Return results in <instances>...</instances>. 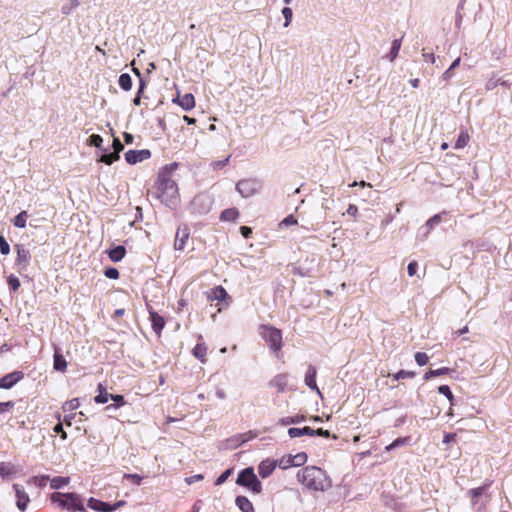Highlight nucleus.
Here are the masks:
<instances>
[{"label":"nucleus","mask_w":512,"mask_h":512,"mask_svg":"<svg viewBox=\"0 0 512 512\" xmlns=\"http://www.w3.org/2000/svg\"><path fill=\"white\" fill-rule=\"evenodd\" d=\"M178 167L177 163L166 165L158 176L157 198L171 208H176L179 201V192L176 182L171 178V173Z\"/></svg>","instance_id":"f257e3e1"},{"label":"nucleus","mask_w":512,"mask_h":512,"mask_svg":"<svg viewBox=\"0 0 512 512\" xmlns=\"http://www.w3.org/2000/svg\"><path fill=\"white\" fill-rule=\"evenodd\" d=\"M297 479L308 489L325 491L331 487V481L326 472L316 466H307L297 473Z\"/></svg>","instance_id":"f03ea898"},{"label":"nucleus","mask_w":512,"mask_h":512,"mask_svg":"<svg viewBox=\"0 0 512 512\" xmlns=\"http://www.w3.org/2000/svg\"><path fill=\"white\" fill-rule=\"evenodd\" d=\"M51 499L54 502H59V504L68 510H71L72 512L75 511H85V507L82 503V500L80 496L76 493H53L51 496Z\"/></svg>","instance_id":"7ed1b4c3"},{"label":"nucleus","mask_w":512,"mask_h":512,"mask_svg":"<svg viewBox=\"0 0 512 512\" xmlns=\"http://www.w3.org/2000/svg\"><path fill=\"white\" fill-rule=\"evenodd\" d=\"M236 483L249 488L253 493L259 494L262 491V484L258 480L252 467L243 469L237 477Z\"/></svg>","instance_id":"20e7f679"},{"label":"nucleus","mask_w":512,"mask_h":512,"mask_svg":"<svg viewBox=\"0 0 512 512\" xmlns=\"http://www.w3.org/2000/svg\"><path fill=\"white\" fill-rule=\"evenodd\" d=\"M261 187V181L255 178L243 179L236 184V190L244 198H249L255 195Z\"/></svg>","instance_id":"39448f33"},{"label":"nucleus","mask_w":512,"mask_h":512,"mask_svg":"<svg viewBox=\"0 0 512 512\" xmlns=\"http://www.w3.org/2000/svg\"><path fill=\"white\" fill-rule=\"evenodd\" d=\"M17 256L15 259V267L20 274H23L27 271L28 267L31 263V253L30 251L22 244H16L14 246Z\"/></svg>","instance_id":"423d86ee"},{"label":"nucleus","mask_w":512,"mask_h":512,"mask_svg":"<svg viewBox=\"0 0 512 512\" xmlns=\"http://www.w3.org/2000/svg\"><path fill=\"white\" fill-rule=\"evenodd\" d=\"M263 338L273 352H278L282 347V333L274 327L263 326Z\"/></svg>","instance_id":"0eeeda50"},{"label":"nucleus","mask_w":512,"mask_h":512,"mask_svg":"<svg viewBox=\"0 0 512 512\" xmlns=\"http://www.w3.org/2000/svg\"><path fill=\"white\" fill-rule=\"evenodd\" d=\"M512 73L506 75H500L499 72H492L485 83V89L487 91L494 90L497 86H503L505 88L511 87Z\"/></svg>","instance_id":"6e6552de"},{"label":"nucleus","mask_w":512,"mask_h":512,"mask_svg":"<svg viewBox=\"0 0 512 512\" xmlns=\"http://www.w3.org/2000/svg\"><path fill=\"white\" fill-rule=\"evenodd\" d=\"M24 374L21 371H14L12 373H8L0 378V388L1 389H10L16 383H18L21 379H23Z\"/></svg>","instance_id":"1a4fd4ad"},{"label":"nucleus","mask_w":512,"mask_h":512,"mask_svg":"<svg viewBox=\"0 0 512 512\" xmlns=\"http://www.w3.org/2000/svg\"><path fill=\"white\" fill-rule=\"evenodd\" d=\"M151 152L147 149L143 150H129L125 153V160L129 164H136L150 158Z\"/></svg>","instance_id":"9d476101"},{"label":"nucleus","mask_w":512,"mask_h":512,"mask_svg":"<svg viewBox=\"0 0 512 512\" xmlns=\"http://www.w3.org/2000/svg\"><path fill=\"white\" fill-rule=\"evenodd\" d=\"M189 235H190V230L186 225L178 227L176 235H175V242H174L175 250H178V251L184 250L186 241L188 240Z\"/></svg>","instance_id":"9b49d317"},{"label":"nucleus","mask_w":512,"mask_h":512,"mask_svg":"<svg viewBox=\"0 0 512 512\" xmlns=\"http://www.w3.org/2000/svg\"><path fill=\"white\" fill-rule=\"evenodd\" d=\"M276 467L277 460L267 458L260 462L258 466V473L263 479H265L273 473Z\"/></svg>","instance_id":"f8f14e48"},{"label":"nucleus","mask_w":512,"mask_h":512,"mask_svg":"<svg viewBox=\"0 0 512 512\" xmlns=\"http://www.w3.org/2000/svg\"><path fill=\"white\" fill-rule=\"evenodd\" d=\"M13 489L17 497V507L21 511H25L27 504L30 501L28 494L25 492L24 488L19 484H14Z\"/></svg>","instance_id":"ddd939ff"},{"label":"nucleus","mask_w":512,"mask_h":512,"mask_svg":"<svg viewBox=\"0 0 512 512\" xmlns=\"http://www.w3.org/2000/svg\"><path fill=\"white\" fill-rule=\"evenodd\" d=\"M316 375H317L316 367L313 365H309L308 369L305 373L304 382H305L306 386H308L311 390L316 391L320 395L321 394L320 390L316 384Z\"/></svg>","instance_id":"4468645a"},{"label":"nucleus","mask_w":512,"mask_h":512,"mask_svg":"<svg viewBox=\"0 0 512 512\" xmlns=\"http://www.w3.org/2000/svg\"><path fill=\"white\" fill-rule=\"evenodd\" d=\"M87 506L97 512H112V505L108 502H103L101 500L95 499L91 497L88 500Z\"/></svg>","instance_id":"2eb2a0df"},{"label":"nucleus","mask_w":512,"mask_h":512,"mask_svg":"<svg viewBox=\"0 0 512 512\" xmlns=\"http://www.w3.org/2000/svg\"><path fill=\"white\" fill-rule=\"evenodd\" d=\"M150 320L152 322V328L156 334L160 335L162 329L165 326V320L152 308L149 309Z\"/></svg>","instance_id":"dca6fc26"},{"label":"nucleus","mask_w":512,"mask_h":512,"mask_svg":"<svg viewBox=\"0 0 512 512\" xmlns=\"http://www.w3.org/2000/svg\"><path fill=\"white\" fill-rule=\"evenodd\" d=\"M288 376L286 374H277L269 382V386L276 388L278 392H283L287 386Z\"/></svg>","instance_id":"f3484780"},{"label":"nucleus","mask_w":512,"mask_h":512,"mask_svg":"<svg viewBox=\"0 0 512 512\" xmlns=\"http://www.w3.org/2000/svg\"><path fill=\"white\" fill-rule=\"evenodd\" d=\"M288 435H289L290 438H297V437H301V436H304V435L314 436V429H312L309 426H306V427H303V428L292 427V428L288 429Z\"/></svg>","instance_id":"a211bd4d"},{"label":"nucleus","mask_w":512,"mask_h":512,"mask_svg":"<svg viewBox=\"0 0 512 512\" xmlns=\"http://www.w3.org/2000/svg\"><path fill=\"white\" fill-rule=\"evenodd\" d=\"M235 504L242 512H255L253 504L245 496H237L235 499Z\"/></svg>","instance_id":"6ab92c4d"},{"label":"nucleus","mask_w":512,"mask_h":512,"mask_svg":"<svg viewBox=\"0 0 512 512\" xmlns=\"http://www.w3.org/2000/svg\"><path fill=\"white\" fill-rule=\"evenodd\" d=\"M208 297L219 302L230 299V296L228 295L227 291L222 286H216L215 288L211 289V292L208 295Z\"/></svg>","instance_id":"aec40b11"},{"label":"nucleus","mask_w":512,"mask_h":512,"mask_svg":"<svg viewBox=\"0 0 512 512\" xmlns=\"http://www.w3.org/2000/svg\"><path fill=\"white\" fill-rule=\"evenodd\" d=\"M179 105L186 111L191 110L195 106V99L191 93H187L177 98Z\"/></svg>","instance_id":"412c9836"},{"label":"nucleus","mask_w":512,"mask_h":512,"mask_svg":"<svg viewBox=\"0 0 512 512\" xmlns=\"http://www.w3.org/2000/svg\"><path fill=\"white\" fill-rule=\"evenodd\" d=\"M53 358H54V363H53L54 369L56 371L64 372L67 367V362H66L65 358L63 357V355L60 354V352L57 349L55 350Z\"/></svg>","instance_id":"4be33fe9"},{"label":"nucleus","mask_w":512,"mask_h":512,"mask_svg":"<svg viewBox=\"0 0 512 512\" xmlns=\"http://www.w3.org/2000/svg\"><path fill=\"white\" fill-rule=\"evenodd\" d=\"M125 253H126L125 247L122 245H119L109 251V258L113 262H119L124 258Z\"/></svg>","instance_id":"5701e85b"},{"label":"nucleus","mask_w":512,"mask_h":512,"mask_svg":"<svg viewBox=\"0 0 512 512\" xmlns=\"http://www.w3.org/2000/svg\"><path fill=\"white\" fill-rule=\"evenodd\" d=\"M206 353H207V347L203 343H198L193 348V355L199 359L202 363L206 362Z\"/></svg>","instance_id":"b1692460"},{"label":"nucleus","mask_w":512,"mask_h":512,"mask_svg":"<svg viewBox=\"0 0 512 512\" xmlns=\"http://www.w3.org/2000/svg\"><path fill=\"white\" fill-rule=\"evenodd\" d=\"M305 420V416L303 415H296V416H287V417H283L279 420V423L282 425V426H288V425H292V424H298V423H301Z\"/></svg>","instance_id":"393cba45"},{"label":"nucleus","mask_w":512,"mask_h":512,"mask_svg":"<svg viewBox=\"0 0 512 512\" xmlns=\"http://www.w3.org/2000/svg\"><path fill=\"white\" fill-rule=\"evenodd\" d=\"M238 216L239 211L236 208H228L222 211L220 219L223 221H234Z\"/></svg>","instance_id":"a878e982"},{"label":"nucleus","mask_w":512,"mask_h":512,"mask_svg":"<svg viewBox=\"0 0 512 512\" xmlns=\"http://www.w3.org/2000/svg\"><path fill=\"white\" fill-rule=\"evenodd\" d=\"M410 442V437L407 436V437H400V438H397L395 439L392 443H390L389 445L386 446L385 450L386 451H392L398 447H402V446H405L407 444H409Z\"/></svg>","instance_id":"bb28decb"},{"label":"nucleus","mask_w":512,"mask_h":512,"mask_svg":"<svg viewBox=\"0 0 512 512\" xmlns=\"http://www.w3.org/2000/svg\"><path fill=\"white\" fill-rule=\"evenodd\" d=\"M450 371L449 368L447 367H443V368H439V369H435V370H432L430 369L429 371H427L425 374H424V380L427 381V380H430L434 377H438V376H442V375H445V374H448Z\"/></svg>","instance_id":"cd10ccee"},{"label":"nucleus","mask_w":512,"mask_h":512,"mask_svg":"<svg viewBox=\"0 0 512 512\" xmlns=\"http://www.w3.org/2000/svg\"><path fill=\"white\" fill-rule=\"evenodd\" d=\"M118 83L119 86L125 91H129L132 88V78L128 73L121 74L119 76Z\"/></svg>","instance_id":"c85d7f7f"},{"label":"nucleus","mask_w":512,"mask_h":512,"mask_svg":"<svg viewBox=\"0 0 512 512\" xmlns=\"http://www.w3.org/2000/svg\"><path fill=\"white\" fill-rule=\"evenodd\" d=\"M80 2L78 0H70L67 3L63 4L61 7V12L63 15H70L76 8H78Z\"/></svg>","instance_id":"c756f323"},{"label":"nucleus","mask_w":512,"mask_h":512,"mask_svg":"<svg viewBox=\"0 0 512 512\" xmlns=\"http://www.w3.org/2000/svg\"><path fill=\"white\" fill-rule=\"evenodd\" d=\"M69 483V477L57 476L50 480L51 489H60Z\"/></svg>","instance_id":"7c9ffc66"},{"label":"nucleus","mask_w":512,"mask_h":512,"mask_svg":"<svg viewBox=\"0 0 512 512\" xmlns=\"http://www.w3.org/2000/svg\"><path fill=\"white\" fill-rule=\"evenodd\" d=\"M15 473L14 465L11 463L1 462L0 463V477H8Z\"/></svg>","instance_id":"2f4dec72"},{"label":"nucleus","mask_w":512,"mask_h":512,"mask_svg":"<svg viewBox=\"0 0 512 512\" xmlns=\"http://www.w3.org/2000/svg\"><path fill=\"white\" fill-rule=\"evenodd\" d=\"M401 42V39H395L392 42L390 52L387 54V58H389L390 61H393L397 57L399 50L401 48Z\"/></svg>","instance_id":"473e14b6"},{"label":"nucleus","mask_w":512,"mask_h":512,"mask_svg":"<svg viewBox=\"0 0 512 512\" xmlns=\"http://www.w3.org/2000/svg\"><path fill=\"white\" fill-rule=\"evenodd\" d=\"M98 390L99 394L94 398L95 402L98 404L106 403L110 398V394L103 388L102 384L98 385Z\"/></svg>","instance_id":"72a5a7b5"},{"label":"nucleus","mask_w":512,"mask_h":512,"mask_svg":"<svg viewBox=\"0 0 512 512\" xmlns=\"http://www.w3.org/2000/svg\"><path fill=\"white\" fill-rule=\"evenodd\" d=\"M27 217H28L27 211H22L14 217L13 224L18 228H25Z\"/></svg>","instance_id":"f704fd0d"},{"label":"nucleus","mask_w":512,"mask_h":512,"mask_svg":"<svg viewBox=\"0 0 512 512\" xmlns=\"http://www.w3.org/2000/svg\"><path fill=\"white\" fill-rule=\"evenodd\" d=\"M119 158H120V155H118L117 153L105 151L101 155L100 161L104 162L105 164L110 165L113 162H115L116 160H118Z\"/></svg>","instance_id":"c9c22d12"},{"label":"nucleus","mask_w":512,"mask_h":512,"mask_svg":"<svg viewBox=\"0 0 512 512\" xmlns=\"http://www.w3.org/2000/svg\"><path fill=\"white\" fill-rule=\"evenodd\" d=\"M469 141V135L465 131H461L458 135V138L455 142V148L456 149H462L464 148Z\"/></svg>","instance_id":"e433bc0d"},{"label":"nucleus","mask_w":512,"mask_h":512,"mask_svg":"<svg viewBox=\"0 0 512 512\" xmlns=\"http://www.w3.org/2000/svg\"><path fill=\"white\" fill-rule=\"evenodd\" d=\"M307 461V454L305 452L297 453L296 455H292L293 465L296 467L302 466Z\"/></svg>","instance_id":"4c0bfd02"},{"label":"nucleus","mask_w":512,"mask_h":512,"mask_svg":"<svg viewBox=\"0 0 512 512\" xmlns=\"http://www.w3.org/2000/svg\"><path fill=\"white\" fill-rule=\"evenodd\" d=\"M48 481H49L48 475L34 476L29 480L30 483H33L34 485H36L40 488L44 487Z\"/></svg>","instance_id":"58836bf2"},{"label":"nucleus","mask_w":512,"mask_h":512,"mask_svg":"<svg viewBox=\"0 0 512 512\" xmlns=\"http://www.w3.org/2000/svg\"><path fill=\"white\" fill-rule=\"evenodd\" d=\"M56 418L58 419L59 423H57L54 426L53 431H54V433L59 434L62 440H66L67 439V433L64 431L63 425L61 423V414L58 413L56 415Z\"/></svg>","instance_id":"ea45409f"},{"label":"nucleus","mask_w":512,"mask_h":512,"mask_svg":"<svg viewBox=\"0 0 512 512\" xmlns=\"http://www.w3.org/2000/svg\"><path fill=\"white\" fill-rule=\"evenodd\" d=\"M277 466L283 470L294 466L292 462V455L282 457L279 461H277Z\"/></svg>","instance_id":"a19ab883"},{"label":"nucleus","mask_w":512,"mask_h":512,"mask_svg":"<svg viewBox=\"0 0 512 512\" xmlns=\"http://www.w3.org/2000/svg\"><path fill=\"white\" fill-rule=\"evenodd\" d=\"M416 375L413 371L400 370L397 373L393 374V380H400L405 378H414Z\"/></svg>","instance_id":"79ce46f5"},{"label":"nucleus","mask_w":512,"mask_h":512,"mask_svg":"<svg viewBox=\"0 0 512 512\" xmlns=\"http://www.w3.org/2000/svg\"><path fill=\"white\" fill-rule=\"evenodd\" d=\"M438 392L448 398L451 405H453L454 396L452 394V391L448 385H441L438 387Z\"/></svg>","instance_id":"37998d69"},{"label":"nucleus","mask_w":512,"mask_h":512,"mask_svg":"<svg viewBox=\"0 0 512 512\" xmlns=\"http://www.w3.org/2000/svg\"><path fill=\"white\" fill-rule=\"evenodd\" d=\"M79 405H80V403H79L78 398H73L69 401H66L63 404V410L64 411H73V410H76L79 407Z\"/></svg>","instance_id":"c03bdc74"},{"label":"nucleus","mask_w":512,"mask_h":512,"mask_svg":"<svg viewBox=\"0 0 512 512\" xmlns=\"http://www.w3.org/2000/svg\"><path fill=\"white\" fill-rule=\"evenodd\" d=\"M282 15L285 19L284 27H288L292 21L293 11L290 7H284L282 9Z\"/></svg>","instance_id":"a18cd8bd"},{"label":"nucleus","mask_w":512,"mask_h":512,"mask_svg":"<svg viewBox=\"0 0 512 512\" xmlns=\"http://www.w3.org/2000/svg\"><path fill=\"white\" fill-rule=\"evenodd\" d=\"M429 357L424 352H417L415 354V361L419 366H424L428 363Z\"/></svg>","instance_id":"49530a36"},{"label":"nucleus","mask_w":512,"mask_h":512,"mask_svg":"<svg viewBox=\"0 0 512 512\" xmlns=\"http://www.w3.org/2000/svg\"><path fill=\"white\" fill-rule=\"evenodd\" d=\"M88 143L89 145L91 146H95L97 148H100L102 143H103V139L100 135L98 134H92L90 137H89V140H88Z\"/></svg>","instance_id":"de8ad7c7"},{"label":"nucleus","mask_w":512,"mask_h":512,"mask_svg":"<svg viewBox=\"0 0 512 512\" xmlns=\"http://www.w3.org/2000/svg\"><path fill=\"white\" fill-rule=\"evenodd\" d=\"M0 252L2 255H8L10 253V245L2 235H0Z\"/></svg>","instance_id":"09e8293b"},{"label":"nucleus","mask_w":512,"mask_h":512,"mask_svg":"<svg viewBox=\"0 0 512 512\" xmlns=\"http://www.w3.org/2000/svg\"><path fill=\"white\" fill-rule=\"evenodd\" d=\"M7 282H8V285H9L10 289L13 290V291L18 290V288L20 287L19 279L16 276H14L13 274H11L8 277Z\"/></svg>","instance_id":"8fccbe9b"},{"label":"nucleus","mask_w":512,"mask_h":512,"mask_svg":"<svg viewBox=\"0 0 512 512\" xmlns=\"http://www.w3.org/2000/svg\"><path fill=\"white\" fill-rule=\"evenodd\" d=\"M110 398L115 402L113 404V407L114 408H118L120 406H122L125 401H124V397L122 395H113V394H110ZM112 407V405L108 406L107 409H110Z\"/></svg>","instance_id":"3c124183"},{"label":"nucleus","mask_w":512,"mask_h":512,"mask_svg":"<svg viewBox=\"0 0 512 512\" xmlns=\"http://www.w3.org/2000/svg\"><path fill=\"white\" fill-rule=\"evenodd\" d=\"M104 275L109 279H117L119 277V271L114 267H108L105 269Z\"/></svg>","instance_id":"603ef678"},{"label":"nucleus","mask_w":512,"mask_h":512,"mask_svg":"<svg viewBox=\"0 0 512 512\" xmlns=\"http://www.w3.org/2000/svg\"><path fill=\"white\" fill-rule=\"evenodd\" d=\"M232 473V470L231 469H226L215 481V485L219 486V485H222L227 479L228 477L231 475Z\"/></svg>","instance_id":"864d4df0"},{"label":"nucleus","mask_w":512,"mask_h":512,"mask_svg":"<svg viewBox=\"0 0 512 512\" xmlns=\"http://www.w3.org/2000/svg\"><path fill=\"white\" fill-rule=\"evenodd\" d=\"M441 221V214H435L432 216L427 222L426 226L432 229L435 225L439 224Z\"/></svg>","instance_id":"5fc2aeb1"},{"label":"nucleus","mask_w":512,"mask_h":512,"mask_svg":"<svg viewBox=\"0 0 512 512\" xmlns=\"http://www.w3.org/2000/svg\"><path fill=\"white\" fill-rule=\"evenodd\" d=\"M124 479L130 480L132 483L136 485H140L142 481V477L138 474H125Z\"/></svg>","instance_id":"6e6d98bb"},{"label":"nucleus","mask_w":512,"mask_h":512,"mask_svg":"<svg viewBox=\"0 0 512 512\" xmlns=\"http://www.w3.org/2000/svg\"><path fill=\"white\" fill-rule=\"evenodd\" d=\"M112 147H113V152L117 153L118 155L124 149L123 144L121 143V141L118 138H113Z\"/></svg>","instance_id":"4d7b16f0"},{"label":"nucleus","mask_w":512,"mask_h":512,"mask_svg":"<svg viewBox=\"0 0 512 512\" xmlns=\"http://www.w3.org/2000/svg\"><path fill=\"white\" fill-rule=\"evenodd\" d=\"M417 268H418V263L416 261H411L407 267L408 275L410 277L414 276L416 274Z\"/></svg>","instance_id":"13d9d810"},{"label":"nucleus","mask_w":512,"mask_h":512,"mask_svg":"<svg viewBox=\"0 0 512 512\" xmlns=\"http://www.w3.org/2000/svg\"><path fill=\"white\" fill-rule=\"evenodd\" d=\"M203 479V475L202 474H195V475H192V476H189V477H186L185 478V482L188 484V485H191L197 481H200Z\"/></svg>","instance_id":"bf43d9fd"},{"label":"nucleus","mask_w":512,"mask_h":512,"mask_svg":"<svg viewBox=\"0 0 512 512\" xmlns=\"http://www.w3.org/2000/svg\"><path fill=\"white\" fill-rule=\"evenodd\" d=\"M430 231H431V229L429 227H427L426 225H424L419 229L418 236L421 237V240H424L427 238Z\"/></svg>","instance_id":"052dcab7"},{"label":"nucleus","mask_w":512,"mask_h":512,"mask_svg":"<svg viewBox=\"0 0 512 512\" xmlns=\"http://www.w3.org/2000/svg\"><path fill=\"white\" fill-rule=\"evenodd\" d=\"M296 223H297V220L294 218V216L289 215L282 220L280 225L288 226V225H294Z\"/></svg>","instance_id":"680f3d73"},{"label":"nucleus","mask_w":512,"mask_h":512,"mask_svg":"<svg viewBox=\"0 0 512 512\" xmlns=\"http://www.w3.org/2000/svg\"><path fill=\"white\" fill-rule=\"evenodd\" d=\"M484 489H485L484 487H478V488L470 490V494L472 496V499L475 500L480 495H482Z\"/></svg>","instance_id":"e2e57ef3"},{"label":"nucleus","mask_w":512,"mask_h":512,"mask_svg":"<svg viewBox=\"0 0 512 512\" xmlns=\"http://www.w3.org/2000/svg\"><path fill=\"white\" fill-rule=\"evenodd\" d=\"M240 232L244 238H249L250 235L252 234V229L248 226H241Z\"/></svg>","instance_id":"0e129e2a"},{"label":"nucleus","mask_w":512,"mask_h":512,"mask_svg":"<svg viewBox=\"0 0 512 512\" xmlns=\"http://www.w3.org/2000/svg\"><path fill=\"white\" fill-rule=\"evenodd\" d=\"M346 213H347L348 215H350V216L355 217V216L357 215V213H358V208H357V206H356V205H354V204H350V205L348 206L347 210H346Z\"/></svg>","instance_id":"69168bd1"},{"label":"nucleus","mask_w":512,"mask_h":512,"mask_svg":"<svg viewBox=\"0 0 512 512\" xmlns=\"http://www.w3.org/2000/svg\"><path fill=\"white\" fill-rule=\"evenodd\" d=\"M229 159H230V157H227V158H226V159H224V160L216 161V162H214V163H213V167H214L215 169H221V168H223L224 166H226V165H227V163L229 162Z\"/></svg>","instance_id":"338daca9"},{"label":"nucleus","mask_w":512,"mask_h":512,"mask_svg":"<svg viewBox=\"0 0 512 512\" xmlns=\"http://www.w3.org/2000/svg\"><path fill=\"white\" fill-rule=\"evenodd\" d=\"M315 435H318V436H323V437H330V432L328 430H324L322 428H318V429H314V436Z\"/></svg>","instance_id":"774afa93"}]
</instances>
